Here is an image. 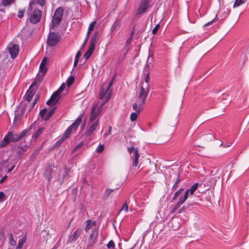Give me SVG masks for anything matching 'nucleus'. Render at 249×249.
I'll use <instances>...</instances> for the list:
<instances>
[{"instance_id": "f257e3e1", "label": "nucleus", "mask_w": 249, "mask_h": 249, "mask_svg": "<svg viewBox=\"0 0 249 249\" xmlns=\"http://www.w3.org/2000/svg\"><path fill=\"white\" fill-rule=\"evenodd\" d=\"M150 70V65L146 64L143 71L145 83L144 84L143 81L141 82V86L138 97L137 99L136 102L133 105V110L138 109L139 110H142V107L145 102V100L150 90L148 83Z\"/></svg>"}, {"instance_id": "f03ea898", "label": "nucleus", "mask_w": 249, "mask_h": 249, "mask_svg": "<svg viewBox=\"0 0 249 249\" xmlns=\"http://www.w3.org/2000/svg\"><path fill=\"white\" fill-rule=\"evenodd\" d=\"M82 119L81 117H79L64 132L63 136L61 138V139L57 142H61L65 141L66 139L68 138L69 136L71 135V133L73 131H75L78 126L79 125L80 123H81Z\"/></svg>"}, {"instance_id": "7ed1b4c3", "label": "nucleus", "mask_w": 249, "mask_h": 249, "mask_svg": "<svg viewBox=\"0 0 249 249\" xmlns=\"http://www.w3.org/2000/svg\"><path fill=\"white\" fill-rule=\"evenodd\" d=\"M128 151L130 153L132 161V165L136 167L138 164V159L140 157L138 149L135 148L134 147L131 146L127 148Z\"/></svg>"}, {"instance_id": "20e7f679", "label": "nucleus", "mask_w": 249, "mask_h": 249, "mask_svg": "<svg viewBox=\"0 0 249 249\" xmlns=\"http://www.w3.org/2000/svg\"><path fill=\"white\" fill-rule=\"evenodd\" d=\"M60 39V36L57 33L50 32L47 38V43L50 46H54L59 42Z\"/></svg>"}, {"instance_id": "39448f33", "label": "nucleus", "mask_w": 249, "mask_h": 249, "mask_svg": "<svg viewBox=\"0 0 249 249\" xmlns=\"http://www.w3.org/2000/svg\"><path fill=\"white\" fill-rule=\"evenodd\" d=\"M27 132V129H24L19 134H14L12 132H8L7 135L9 138L10 141L16 142L21 140L25 136H26Z\"/></svg>"}, {"instance_id": "423d86ee", "label": "nucleus", "mask_w": 249, "mask_h": 249, "mask_svg": "<svg viewBox=\"0 0 249 249\" xmlns=\"http://www.w3.org/2000/svg\"><path fill=\"white\" fill-rule=\"evenodd\" d=\"M99 235V229L95 228L89 236L87 244L88 248L92 247L96 242Z\"/></svg>"}, {"instance_id": "0eeeda50", "label": "nucleus", "mask_w": 249, "mask_h": 249, "mask_svg": "<svg viewBox=\"0 0 249 249\" xmlns=\"http://www.w3.org/2000/svg\"><path fill=\"white\" fill-rule=\"evenodd\" d=\"M190 194V192L188 190H186L185 191V193L184 194V195L183 196H181L179 198L178 201L177 203L176 204H175L173 209L171 210L172 213H175L176 211L180 207V206L184 203V202L187 200L188 198L189 195Z\"/></svg>"}, {"instance_id": "6e6552de", "label": "nucleus", "mask_w": 249, "mask_h": 249, "mask_svg": "<svg viewBox=\"0 0 249 249\" xmlns=\"http://www.w3.org/2000/svg\"><path fill=\"white\" fill-rule=\"evenodd\" d=\"M150 5V0H141L137 15H141L146 11Z\"/></svg>"}, {"instance_id": "1a4fd4ad", "label": "nucleus", "mask_w": 249, "mask_h": 249, "mask_svg": "<svg viewBox=\"0 0 249 249\" xmlns=\"http://www.w3.org/2000/svg\"><path fill=\"white\" fill-rule=\"evenodd\" d=\"M41 17V11L39 9L35 10L30 17V21L34 24L38 22Z\"/></svg>"}, {"instance_id": "9d476101", "label": "nucleus", "mask_w": 249, "mask_h": 249, "mask_svg": "<svg viewBox=\"0 0 249 249\" xmlns=\"http://www.w3.org/2000/svg\"><path fill=\"white\" fill-rule=\"evenodd\" d=\"M8 50L12 58H15L18 53V46L17 44H10L8 46Z\"/></svg>"}, {"instance_id": "9b49d317", "label": "nucleus", "mask_w": 249, "mask_h": 249, "mask_svg": "<svg viewBox=\"0 0 249 249\" xmlns=\"http://www.w3.org/2000/svg\"><path fill=\"white\" fill-rule=\"evenodd\" d=\"M111 91L110 90H107V89H105L103 86H102L101 89V91L100 92L99 94V98L101 100L103 99L105 96L106 99L105 100L103 103V105L107 102L110 98V93Z\"/></svg>"}, {"instance_id": "f8f14e48", "label": "nucleus", "mask_w": 249, "mask_h": 249, "mask_svg": "<svg viewBox=\"0 0 249 249\" xmlns=\"http://www.w3.org/2000/svg\"><path fill=\"white\" fill-rule=\"evenodd\" d=\"M103 105V104H102L100 107H98L97 109H96L95 107L92 108L90 115V120L91 122H93L96 120L98 115L101 111V107Z\"/></svg>"}, {"instance_id": "ddd939ff", "label": "nucleus", "mask_w": 249, "mask_h": 249, "mask_svg": "<svg viewBox=\"0 0 249 249\" xmlns=\"http://www.w3.org/2000/svg\"><path fill=\"white\" fill-rule=\"evenodd\" d=\"M60 98V94L55 91L51 96L49 100L47 101L46 104L49 106L55 105L59 100Z\"/></svg>"}, {"instance_id": "4468645a", "label": "nucleus", "mask_w": 249, "mask_h": 249, "mask_svg": "<svg viewBox=\"0 0 249 249\" xmlns=\"http://www.w3.org/2000/svg\"><path fill=\"white\" fill-rule=\"evenodd\" d=\"M53 172V169L52 166L49 165L43 173L44 177L46 179H48L49 183L51 182L52 178V174Z\"/></svg>"}, {"instance_id": "2eb2a0df", "label": "nucleus", "mask_w": 249, "mask_h": 249, "mask_svg": "<svg viewBox=\"0 0 249 249\" xmlns=\"http://www.w3.org/2000/svg\"><path fill=\"white\" fill-rule=\"evenodd\" d=\"M34 86H35V82H33L31 85L30 86L29 89L27 90L26 93V100L28 102H30L32 100L33 97L34 96L35 91L33 89H31V88H33Z\"/></svg>"}, {"instance_id": "dca6fc26", "label": "nucleus", "mask_w": 249, "mask_h": 249, "mask_svg": "<svg viewBox=\"0 0 249 249\" xmlns=\"http://www.w3.org/2000/svg\"><path fill=\"white\" fill-rule=\"evenodd\" d=\"M81 231L79 230H76L69 236L68 242L71 243L75 242L79 237Z\"/></svg>"}, {"instance_id": "f3484780", "label": "nucleus", "mask_w": 249, "mask_h": 249, "mask_svg": "<svg viewBox=\"0 0 249 249\" xmlns=\"http://www.w3.org/2000/svg\"><path fill=\"white\" fill-rule=\"evenodd\" d=\"M99 126V120L95 121L85 132L87 136H89Z\"/></svg>"}, {"instance_id": "a211bd4d", "label": "nucleus", "mask_w": 249, "mask_h": 249, "mask_svg": "<svg viewBox=\"0 0 249 249\" xmlns=\"http://www.w3.org/2000/svg\"><path fill=\"white\" fill-rule=\"evenodd\" d=\"M63 13V8L62 7H59L55 10L53 17L62 20Z\"/></svg>"}, {"instance_id": "6ab92c4d", "label": "nucleus", "mask_w": 249, "mask_h": 249, "mask_svg": "<svg viewBox=\"0 0 249 249\" xmlns=\"http://www.w3.org/2000/svg\"><path fill=\"white\" fill-rule=\"evenodd\" d=\"M96 223L95 221H91L90 220H88L86 221V225L85 227V231L88 232L90 229H92L93 226H95Z\"/></svg>"}, {"instance_id": "aec40b11", "label": "nucleus", "mask_w": 249, "mask_h": 249, "mask_svg": "<svg viewBox=\"0 0 249 249\" xmlns=\"http://www.w3.org/2000/svg\"><path fill=\"white\" fill-rule=\"evenodd\" d=\"M121 20L120 19H116L114 22L113 23L110 30L111 32H113L116 30L118 29L121 26Z\"/></svg>"}, {"instance_id": "412c9836", "label": "nucleus", "mask_w": 249, "mask_h": 249, "mask_svg": "<svg viewBox=\"0 0 249 249\" xmlns=\"http://www.w3.org/2000/svg\"><path fill=\"white\" fill-rule=\"evenodd\" d=\"M61 20H62L59 19V18H56L53 17L52 20V24L51 28H52L53 30L55 29L58 26Z\"/></svg>"}, {"instance_id": "4be33fe9", "label": "nucleus", "mask_w": 249, "mask_h": 249, "mask_svg": "<svg viewBox=\"0 0 249 249\" xmlns=\"http://www.w3.org/2000/svg\"><path fill=\"white\" fill-rule=\"evenodd\" d=\"M97 39H98V37H97V34H94V35L92 36V37L90 39L89 47L95 49V44L96 43Z\"/></svg>"}, {"instance_id": "5701e85b", "label": "nucleus", "mask_w": 249, "mask_h": 249, "mask_svg": "<svg viewBox=\"0 0 249 249\" xmlns=\"http://www.w3.org/2000/svg\"><path fill=\"white\" fill-rule=\"evenodd\" d=\"M199 185L198 183H196L194 185H193L190 188L187 189L190 192V195H193L194 192L197 190L198 186Z\"/></svg>"}, {"instance_id": "b1692460", "label": "nucleus", "mask_w": 249, "mask_h": 249, "mask_svg": "<svg viewBox=\"0 0 249 249\" xmlns=\"http://www.w3.org/2000/svg\"><path fill=\"white\" fill-rule=\"evenodd\" d=\"M118 189H119V187L115 188L114 189H109V188L106 189L105 192L104 193V198H107L109 196V195H110V194L112 192H113L115 190H117Z\"/></svg>"}, {"instance_id": "393cba45", "label": "nucleus", "mask_w": 249, "mask_h": 249, "mask_svg": "<svg viewBox=\"0 0 249 249\" xmlns=\"http://www.w3.org/2000/svg\"><path fill=\"white\" fill-rule=\"evenodd\" d=\"M9 142H10L9 138L7 136V135H6L0 143V148L5 146Z\"/></svg>"}, {"instance_id": "a878e982", "label": "nucleus", "mask_w": 249, "mask_h": 249, "mask_svg": "<svg viewBox=\"0 0 249 249\" xmlns=\"http://www.w3.org/2000/svg\"><path fill=\"white\" fill-rule=\"evenodd\" d=\"M94 50V48L89 47L88 50L84 55V57L86 58V60H88L90 57Z\"/></svg>"}, {"instance_id": "bb28decb", "label": "nucleus", "mask_w": 249, "mask_h": 249, "mask_svg": "<svg viewBox=\"0 0 249 249\" xmlns=\"http://www.w3.org/2000/svg\"><path fill=\"white\" fill-rule=\"evenodd\" d=\"M134 110H135L136 112L132 113L130 115V120L131 121H134L136 120L138 117V115L140 113V111H141L139 110L138 109H135Z\"/></svg>"}, {"instance_id": "cd10ccee", "label": "nucleus", "mask_w": 249, "mask_h": 249, "mask_svg": "<svg viewBox=\"0 0 249 249\" xmlns=\"http://www.w3.org/2000/svg\"><path fill=\"white\" fill-rule=\"evenodd\" d=\"M15 0H1V4L4 6H9L15 2Z\"/></svg>"}, {"instance_id": "c85d7f7f", "label": "nucleus", "mask_w": 249, "mask_h": 249, "mask_svg": "<svg viewBox=\"0 0 249 249\" xmlns=\"http://www.w3.org/2000/svg\"><path fill=\"white\" fill-rule=\"evenodd\" d=\"M44 130V127H41L39 129H38L34 135V139L36 140L40 135H41L43 133Z\"/></svg>"}, {"instance_id": "c756f323", "label": "nucleus", "mask_w": 249, "mask_h": 249, "mask_svg": "<svg viewBox=\"0 0 249 249\" xmlns=\"http://www.w3.org/2000/svg\"><path fill=\"white\" fill-rule=\"evenodd\" d=\"M56 107L51 109L48 113H47L46 116L45 118V121L48 120L54 113Z\"/></svg>"}, {"instance_id": "7c9ffc66", "label": "nucleus", "mask_w": 249, "mask_h": 249, "mask_svg": "<svg viewBox=\"0 0 249 249\" xmlns=\"http://www.w3.org/2000/svg\"><path fill=\"white\" fill-rule=\"evenodd\" d=\"M9 243L12 246H15L16 245V241L14 239V236L12 233L9 234L8 237Z\"/></svg>"}, {"instance_id": "2f4dec72", "label": "nucleus", "mask_w": 249, "mask_h": 249, "mask_svg": "<svg viewBox=\"0 0 249 249\" xmlns=\"http://www.w3.org/2000/svg\"><path fill=\"white\" fill-rule=\"evenodd\" d=\"M26 238L25 237H24L19 240L18 244V246H17L18 248H21V249L22 248L24 244L26 242Z\"/></svg>"}, {"instance_id": "473e14b6", "label": "nucleus", "mask_w": 249, "mask_h": 249, "mask_svg": "<svg viewBox=\"0 0 249 249\" xmlns=\"http://www.w3.org/2000/svg\"><path fill=\"white\" fill-rule=\"evenodd\" d=\"M40 150V148H36L34 151L33 152V154L30 156V159L31 160H34L36 156L38 155L39 153V151Z\"/></svg>"}, {"instance_id": "72a5a7b5", "label": "nucleus", "mask_w": 249, "mask_h": 249, "mask_svg": "<svg viewBox=\"0 0 249 249\" xmlns=\"http://www.w3.org/2000/svg\"><path fill=\"white\" fill-rule=\"evenodd\" d=\"M127 203H129V201L126 200L125 202L123 204L121 209H120V211H122L124 210L125 212H127L128 211V206Z\"/></svg>"}, {"instance_id": "f704fd0d", "label": "nucleus", "mask_w": 249, "mask_h": 249, "mask_svg": "<svg viewBox=\"0 0 249 249\" xmlns=\"http://www.w3.org/2000/svg\"><path fill=\"white\" fill-rule=\"evenodd\" d=\"M246 0H235L233 5V8H235L240 6L241 4L245 3Z\"/></svg>"}, {"instance_id": "c9c22d12", "label": "nucleus", "mask_w": 249, "mask_h": 249, "mask_svg": "<svg viewBox=\"0 0 249 249\" xmlns=\"http://www.w3.org/2000/svg\"><path fill=\"white\" fill-rule=\"evenodd\" d=\"M44 75H45V74H44V73L39 72L37 74L36 81L34 82H35V83H36V81L40 82L42 80Z\"/></svg>"}, {"instance_id": "e433bc0d", "label": "nucleus", "mask_w": 249, "mask_h": 249, "mask_svg": "<svg viewBox=\"0 0 249 249\" xmlns=\"http://www.w3.org/2000/svg\"><path fill=\"white\" fill-rule=\"evenodd\" d=\"M47 113V109L46 108H43L40 112L39 114H40L41 117L44 120H45V118L46 116Z\"/></svg>"}, {"instance_id": "4c0bfd02", "label": "nucleus", "mask_w": 249, "mask_h": 249, "mask_svg": "<svg viewBox=\"0 0 249 249\" xmlns=\"http://www.w3.org/2000/svg\"><path fill=\"white\" fill-rule=\"evenodd\" d=\"M47 68L46 67V66H43V64H40L39 67V72L40 73H44V74H45L46 72L47 71Z\"/></svg>"}, {"instance_id": "58836bf2", "label": "nucleus", "mask_w": 249, "mask_h": 249, "mask_svg": "<svg viewBox=\"0 0 249 249\" xmlns=\"http://www.w3.org/2000/svg\"><path fill=\"white\" fill-rule=\"evenodd\" d=\"M74 81V77L73 76H70L68 78V79L67 80V84L68 86H70L72 85V84L73 83Z\"/></svg>"}, {"instance_id": "ea45409f", "label": "nucleus", "mask_w": 249, "mask_h": 249, "mask_svg": "<svg viewBox=\"0 0 249 249\" xmlns=\"http://www.w3.org/2000/svg\"><path fill=\"white\" fill-rule=\"evenodd\" d=\"M39 97L38 95H36L34 100V101L32 104L31 107L30 108V110L32 109V108H34L35 105H36L37 102L39 100Z\"/></svg>"}, {"instance_id": "a19ab883", "label": "nucleus", "mask_w": 249, "mask_h": 249, "mask_svg": "<svg viewBox=\"0 0 249 249\" xmlns=\"http://www.w3.org/2000/svg\"><path fill=\"white\" fill-rule=\"evenodd\" d=\"M104 149V146L103 144H100L98 145V147L96 150V152L98 153H102Z\"/></svg>"}, {"instance_id": "79ce46f5", "label": "nucleus", "mask_w": 249, "mask_h": 249, "mask_svg": "<svg viewBox=\"0 0 249 249\" xmlns=\"http://www.w3.org/2000/svg\"><path fill=\"white\" fill-rule=\"evenodd\" d=\"M84 143L83 142H80L78 145H77L74 148L72 151V153H74L77 150L82 148L83 146Z\"/></svg>"}, {"instance_id": "37998d69", "label": "nucleus", "mask_w": 249, "mask_h": 249, "mask_svg": "<svg viewBox=\"0 0 249 249\" xmlns=\"http://www.w3.org/2000/svg\"><path fill=\"white\" fill-rule=\"evenodd\" d=\"M107 247L108 249H114L115 243L113 240H110L107 244Z\"/></svg>"}, {"instance_id": "c03bdc74", "label": "nucleus", "mask_w": 249, "mask_h": 249, "mask_svg": "<svg viewBox=\"0 0 249 249\" xmlns=\"http://www.w3.org/2000/svg\"><path fill=\"white\" fill-rule=\"evenodd\" d=\"M218 20V18H217V15L216 16L215 18L213 19L212 20H211V21L210 22H208V23H206L205 25H204V26L205 27H206V26H208L209 25H212L214 22H215L216 21H217Z\"/></svg>"}, {"instance_id": "a18cd8bd", "label": "nucleus", "mask_w": 249, "mask_h": 249, "mask_svg": "<svg viewBox=\"0 0 249 249\" xmlns=\"http://www.w3.org/2000/svg\"><path fill=\"white\" fill-rule=\"evenodd\" d=\"M65 87V85L64 84H63L56 91V92L60 94V93L64 90V88Z\"/></svg>"}, {"instance_id": "49530a36", "label": "nucleus", "mask_w": 249, "mask_h": 249, "mask_svg": "<svg viewBox=\"0 0 249 249\" xmlns=\"http://www.w3.org/2000/svg\"><path fill=\"white\" fill-rule=\"evenodd\" d=\"M96 23L95 21H93L92 23H91L89 26L88 31L89 32H92L94 29V25Z\"/></svg>"}, {"instance_id": "de8ad7c7", "label": "nucleus", "mask_w": 249, "mask_h": 249, "mask_svg": "<svg viewBox=\"0 0 249 249\" xmlns=\"http://www.w3.org/2000/svg\"><path fill=\"white\" fill-rule=\"evenodd\" d=\"M28 146L25 145H22V142L20 143L19 149H20L24 152L27 149Z\"/></svg>"}, {"instance_id": "09e8293b", "label": "nucleus", "mask_w": 249, "mask_h": 249, "mask_svg": "<svg viewBox=\"0 0 249 249\" xmlns=\"http://www.w3.org/2000/svg\"><path fill=\"white\" fill-rule=\"evenodd\" d=\"M160 24H157V25H156V26L154 28V29L152 30V33H153L154 35H155V34L157 33V32H158V30H159V29L160 28Z\"/></svg>"}, {"instance_id": "8fccbe9b", "label": "nucleus", "mask_w": 249, "mask_h": 249, "mask_svg": "<svg viewBox=\"0 0 249 249\" xmlns=\"http://www.w3.org/2000/svg\"><path fill=\"white\" fill-rule=\"evenodd\" d=\"M180 194L179 191H177L174 195V196L172 199V201H173L174 200L177 199L179 195Z\"/></svg>"}, {"instance_id": "3c124183", "label": "nucleus", "mask_w": 249, "mask_h": 249, "mask_svg": "<svg viewBox=\"0 0 249 249\" xmlns=\"http://www.w3.org/2000/svg\"><path fill=\"white\" fill-rule=\"evenodd\" d=\"M5 196L2 192H0V201L3 202L5 200Z\"/></svg>"}, {"instance_id": "603ef678", "label": "nucleus", "mask_w": 249, "mask_h": 249, "mask_svg": "<svg viewBox=\"0 0 249 249\" xmlns=\"http://www.w3.org/2000/svg\"><path fill=\"white\" fill-rule=\"evenodd\" d=\"M114 77H113V79L109 83V84H108V85L107 86V90H110V88L112 87V86L113 85V81H114Z\"/></svg>"}, {"instance_id": "864d4df0", "label": "nucleus", "mask_w": 249, "mask_h": 249, "mask_svg": "<svg viewBox=\"0 0 249 249\" xmlns=\"http://www.w3.org/2000/svg\"><path fill=\"white\" fill-rule=\"evenodd\" d=\"M111 130H112V127L111 126H109L108 127V131L107 132H106L104 135V137H107L108 135L109 134H111Z\"/></svg>"}, {"instance_id": "5fc2aeb1", "label": "nucleus", "mask_w": 249, "mask_h": 249, "mask_svg": "<svg viewBox=\"0 0 249 249\" xmlns=\"http://www.w3.org/2000/svg\"><path fill=\"white\" fill-rule=\"evenodd\" d=\"M24 10H19L18 11V17L19 18H22L23 17V15H24Z\"/></svg>"}, {"instance_id": "6e6d98bb", "label": "nucleus", "mask_w": 249, "mask_h": 249, "mask_svg": "<svg viewBox=\"0 0 249 249\" xmlns=\"http://www.w3.org/2000/svg\"><path fill=\"white\" fill-rule=\"evenodd\" d=\"M180 181H181L180 175L179 173H178V178H177V179L175 183L178 185L180 182Z\"/></svg>"}, {"instance_id": "4d7b16f0", "label": "nucleus", "mask_w": 249, "mask_h": 249, "mask_svg": "<svg viewBox=\"0 0 249 249\" xmlns=\"http://www.w3.org/2000/svg\"><path fill=\"white\" fill-rule=\"evenodd\" d=\"M178 188V185L175 183L171 188L172 192H173L177 189Z\"/></svg>"}, {"instance_id": "13d9d810", "label": "nucleus", "mask_w": 249, "mask_h": 249, "mask_svg": "<svg viewBox=\"0 0 249 249\" xmlns=\"http://www.w3.org/2000/svg\"><path fill=\"white\" fill-rule=\"evenodd\" d=\"M47 61V60L46 57H44L43 59V60H42L40 64H43V66H44V65L46 66Z\"/></svg>"}, {"instance_id": "bf43d9fd", "label": "nucleus", "mask_w": 249, "mask_h": 249, "mask_svg": "<svg viewBox=\"0 0 249 249\" xmlns=\"http://www.w3.org/2000/svg\"><path fill=\"white\" fill-rule=\"evenodd\" d=\"M208 138L207 139L210 140V141H212L213 140H214V136L212 135V134H210V135H208Z\"/></svg>"}, {"instance_id": "052dcab7", "label": "nucleus", "mask_w": 249, "mask_h": 249, "mask_svg": "<svg viewBox=\"0 0 249 249\" xmlns=\"http://www.w3.org/2000/svg\"><path fill=\"white\" fill-rule=\"evenodd\" d=\"M45 0H38V3L41 5V6H43L45 4Z\"/></svg>"}, {"instance_id": "680f3d73", "label": "nucleus", "mask_w": 249, "mask_h": 249, "mask_svg": "<svg viewBox=\"0 0 249 249\" xmlns=\"http://www.w3.org/2000/svg\"><path fill=\"white\" fill-rule=\"evenodd\" d=\"M81 53L80 52V51H78L76 54V56H75V59H79V57L81 56Z\"/></svg>"}, {"instance_id": "e2e57ef3", "label": "nucleus", "mask_w": 249, "mask_h": 249, "mask_svg": "<svg viewBox=\"0 0 249 249\" xmlns=\"http://www.w3.org/2000/svg\"><path fill=\"white\" fill-rule=\"evenodd\" d=\"M7 178V176H4L0 180V183L2 184L5 181V180Z\"/></svg>"}, {"instance_id": "0e129e2a", "label": "nucleus", "mask_w": 249, "mask_h": 249, "mask_svg": "<svg viewBox=\"0 0 249 249\" xmlns=\"http://www.w3.org/2000/svg\"><path fill=\"white\" fill-rule=\"evenodd\" d=\"M17 153L19 156H21L24 153V152L22 151L20 149H19L18 150Z\"/></svg>"}, {"instance_id": "69168bd1", "label": "nucleus", "mask_w": 249, "mask_h": 249, "mask_svg": "<svg viewBox=\"0 0 249 249\" xmlns=\"http://www.w3.org/2000/svg\"><path fill=\"white\" fill-rule=\"evenodd\" d=\"M78 62H79V59H75V60H74V64H73V67H76V66L77 65V64H78Z\"/></svg>"}, {"instance_id": "338daca9", "label": "nucleus", "mask_w": 249, "mask_h": 249, "mask_svg": "<svg viewBox=\"0 0 249 249\" xmlns=\"http://www.w3.org/2000/svg\"><path fill=\"white\" fill-rule=\"evenodd\" d=\"M69 172H70V170L68 169H66L65 172V174H64V177L67 176L69 174Z\"/></svg>"}, {"instance_id": "774afa93", "label": "nucleus", "mask_w": 249, "mask_h": 249, "mask_svg": "<svg viewBox=\"0 0 249 249\" xmlns=\"http://www.w3.org/2000/svg\"><path fill=\"white\" fill-rule=\"evenodd\" d=\"M15 166V165L12 166L11 168H10L8 170L7 172H8V173H10V172H11V171H12L14 169Z\"/></svg>"}]
</instances>
